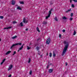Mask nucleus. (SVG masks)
<instances>
[{
  "instance_id": "nucleus-31",
  "label": "nucleus",
  "mask_w": 77,
  "mask_h": 77,
  "mask_svg": "<svg viewBox=\"0 0 77 77\" xmlns=\"http://www.w3.org/2000/svg\"><path fill=\"white\" fill-rule=\"evenodd\" d=\"M31 48L29 47L28 46H27V50H30Z\"/></svg>"
},
{
  "instance_id": "nucleus-16",
  "label": "nucleus",
  "mask_w": 77,
  "mask_h": 77,
  "mask_svg": "<svg viewBox=\"0 0 77 77\" xmlns=\"http://www.w3.org/2000/svg\"><path fill=\"white\" fill-rule=\"evenodd\" d=\"M50 17V16L49 15H48V16H46V20H47V19H48V18H49V17Z\"/></svg>"
},
{
  "instance_id": "nucleus-15",
  "label": "nucleus",
  "mask_w": 77,
  "mask_h": 77,
  "mask_svg": "<svg viewBox=\"0 0 77 77\" xmlns=\"http://www.w3.org/2000/svg\"><path fill=\"white\" fill-rule=\"evenodd\" d=\"M56 54H55V53H54V52H53V56L54 57H55L56 56Z\"/></svg>"
},
{
  "instance_id": "nucleus-26",
  "label": "nucleus",
  "mask_w": 77,
  "mask_h": 77,
  "mask_svg": "<svg viewBox=\"0 0 77 77\" xmlns=\"http://www.w3.org/2000/svg\"><path fill=\"white\" fill-rule=\"evenodd\" d=\"M15 54H16V51H14L13 54H12L13 56H14Z\"/></svg>"
},
{
  "instance_id": "nucleus-13",
  "label": "nucleus",
  "mask_w": 77,
  "mask_h": 77,
  "mask_svg": "<svg viewBox=\"0 0 77 77\" xmlns=\"http://www.w3.org/2000/svg\"><path fill=\"white\" fill-rule=\"evenodd\" d=\"M20 26L21 27H23V22H21L20 23Z\"/></svg>"
},
{
  "instance_id": "nucleus-47",
  "label": "nucleus",
  "mask_w": 77,
  "mask_h": 77,
  "mask_svg": "<svg viewBox=\"0 0 77 77\" xmlns=\"http://www.w3.org/2000/svg\"><path fill=\"white\" fill-rule=\"evenodd\" d=\"M70 3H72V0H70Z\"/></svg>"
},
{
  "instance_id": "nucleus-29",
  "label": "nucleus",
  "mask_w": 77,
  "mask_h": 77,
  "mask_svg": "<svg viewBox=\"0 0 77 77\" xmlns=\"http://www.w3.org/2000/svg\"><path fill=\"white\" fill-rule=\"evenodd\" d=\"M32 71L31 70L29 72V75H31L32 74Z\"/></svg>"
},
{
  "instance_id": "nucleus-23",
  "label": "nucleus",
  "mask_w": 77,
  "mask_h": 77,
  "mask_svg": "<svg viewBox=\"0 0 77 77\" xmlns=\"http://www.w3.org/2000/svg\"><path fill=\"white\" fill-rule=\"evenodd\" d=\"M49 56H50V57H51L52 56V53L51 52L50 53Z\"/></svg>"
},
{
  "instance_id": "nucleus-1",
  "label": "nucleus",
  "mask_w": 77,
  "mask_h": 77,
  "mask_svg": "<svg viewBox=\"0 0 77 77\" xmlns=\"http://www.w3.org/2000/svg\"><path fill=\"white\" fill-rule=\"evenodd\" d=\"M63 43L64 44L66 45H65V47L64 48V49H63V51L62 54V56H64V54H65L66 53V52L67 51V49L68 48V47H69V44H68V42H66V41H64Z\"/></svg>"
},
{
  "instance_id": "nucleus-19",
  "label": "nucleus",
  "mask_w": 77,
  "mask_h": 77,
  "mask_svg": "<svg viewBox=\"0 0 77 77\" xmlns=\"http://www.w3.org/2000/svg\"><path fill=\"white\" fill-rule=\"evenodd\" d=\"M36 29H37V31H38V32H40V31L39 30V28H38V27H37Z\"/></svg>"
},
{
  "instance_id": "nucleus-8",
  "label": "nucleus",
  "mask_w": 77,
  "mask_h": 77,
  "mask_svg": "<svg viewBox=\"0 0 77 77\" xmlns=\"http://www.w3.org/2000/svg\"><path fill=\"white\" fill-rule=\"evenodd\" d=\"M53 72V69H50L49 71V72L50 73H51Z\"/></svg>"
},
{
  "instance_id": "nucleus-32",
  "label": "nucleus",
  "mask_w": 77,
  "mask_h": 77,
  "mask_svg": "<svg viewBox=\"0 0 77 77\" xmlns=\"http://www.w3.org/2000/svg\"><path fill=\"white\" fill-rule=\"evenodd\" d=\"M71 7L72 8H74V4H72L71 5Z\"/></svg>"
},
{
  "instance_id": "nucleus-50",
  "label": "nucleus",
  "mask_w": 77,
  "mask_h": 77,
  "mask_svg": "<svg viewBox=\"0 0 77 77\" xmlns=\"http://www.w3.org/2000/svg\"><path fill=\"white\" fill-rule=\"evenodd\" d=\"M27 22H28V21H26V23H27Z\"/></svg>"
},
{
  "instance_id": "nucleus-42",
  "label": "nucleus",
  "mask_w": 77,
  "mask_h": 77,
  "mask_svg": "<svg viewBox=\"0 0 77 77\" xmlns=\"http://www.w3.org/2000/svg\"><path fill=\"white\" fill-rule=\"evenodd\" d=\"M4 29L5 30V29H8V28H4Z\"/></svg>"
},
{
  "instance_id": "nucleus-40",
  "label": "nucleus",
  "mask_w": 77,
  "mask_h": 77,
  "mask_svg": "<svg viewBox=\"0 0 77 77\" xmlns=\"http://www.w3.org/2000/svg\"><path fill=\"white\" fill-rule=\"evenodd\" d=\"M65 32V30L63 29V32Z\"/></svg>"
},
{
  "instance_id": "nucleus-22",
  "label": "nucleus",
  "mask_w": 77,
  "mask_h": 77,
  "mask_svg": "<svg viewBox=\"0 0 77 77\" xmlns=\"http://www.w3.org/2000/svg\"><path fill=\"white\" fill-rule=\"evenodd\" d=\"M31 61V59L30 58H29L28 60V63H30V62Z\"/></svg>"
},
{
  "instance_id": "nucleus-51",
  "label": "nucleus",
  "mask_w": 77,
  "mask_h": 77,
  "mask_svg": "<svg viewBox=\"0 0 77 77\" xmlns=\"http://www.w3.org/2000/svg\"><path fill=\"white\" fill-rule=\"evenodd\" d=\"M47 66H48L49 67L50 66V65H49V64Z\"/></svg>"
},
{
  "instance_id": "nucleus-46",
  "label": "nucleus",
  "mask_w": 77,
  "mask_h": 77,
  "mask_svg": "<svg viewBox=\"0 0 77 77\" xmlns=\"http://www.w3.org/2000/svg\"><path fill=\"white\" fill-rule=\"evenodd\" d=\"M3 63H4L3 62H1V65H2V64H3Z\"/></svg>"
},
{
  "instance_id": "nucleus-28",
  "label": "nucleus",
  "mask_w": 77,
  "mask_h": 77,
  "mask_svg": "<svg viewBox=\"0 0 77 77\" xmlns=\"http://www.w3.org/2000/svg\"><path fill=\"white\" fill-rule=\"evenodd\" d=\"M73 15L74 14H73V13H71V14H70V17H72L73 16Z\"/></svg>"
},
{
  "instance_id": "nucleus-45",
  "label": "nucleus",
  "mask_w": 77,
  "mask_h": 77,
  "mask_svg": "<svg viewBox=\"0 0 77 77\" xmlns=\"http://www.w3.org/2000/svg\"><path fill=\"white\" fill-rule=\"evenodd\" d=\"M73 1H74V2H76V1L77 0H72Z\"/></svg>"
},
{
  "instance_id": "nucleus-53",
  "label": "nucleus",
  "mask_w": 77,
  "mask_h": 77,
  "mask_svg": "<svg viewBox=\"0 0 77 77\" xmlns=\"http://www.w3.org/2000/svg\"><path fill=\"white\" fill-rule=\"evenodd\" d=\"M20 50H19H19H18V52H19V51H20Z\"/></svg>"
},
{
  "instance_id": "nucleus-14",
  "label": "nucleus",
  "mask_w": 77,
  "mask_h": 77,
  "mask_svg": "<svg viewBox=\"0 0 77 77\" xmlns=\"http://www.w3.org/2000/svg\"><path fill=\"white\" fill-rule=\"evenodd\" d=\"M14 46H16L15 44H13L12 45V46L11 47V49H12V48L14 47Z\"/></svg>"
},
{
  "instance_id": "nucleus-54",
  "label": "nucleus",
  "mask_w": 77,
  "mask_h": 77,
  "mask_svg": "<svg viewBox=\"0 0 77 77\" xmlns=\"http://www.w3.org/2000/svg\"><path fill=\"white\" fill-rule=\"evenodd\" d=\"M53 3H51V5H53Z\"/></svg>"
},
{
  "instance_id": "nucleus-44",
  "label": "nucleus",
  "mask_w": 77,
  "mask_h": 77,
  "mask_svg": "<svg viewBox=\"0 0 77 77\" xmlns=\"http://www.w3.org/2000/svg\"><path fill=\"white\" fill-rule=\"evenodd\" d=\"M26 31H28V28H26Z\"/></svg>"
},
{
  "instance_id": "nucleus-37",
  "label": "nucleus",
  "mask_w": 77,
  "mask_h": 77,
  "mask_svg": "<svg viewBox=\"0 0 77 77\" xmlns=\"http://www.w3.org/2000/svg\"><path fill=\"white\" fill-rule=\"evenodd\" d=\"M59 37L60 38H61L62 35H61V34H59Z\"/></svg>"
},
{
  "instance_id": "nucleus-3",
  "label": "nucleus",
  "mask_w": 77,
  "mask_h": 77,
  "mask_svg": "<svg viewBox=\"0 0 77 77\" xmlns=\"http://www.w3.org/2000/svg\"><path fill=\"white\" fill-rule=\"evenodd\" d=\"M13 65H10V66L9 67V68L8 69V71H9L10 69H11L12 68V66Z\"/></svg>"
},
{
  "instance_id": "nucleus-59",
  "label": "nucleus",
  "mask_w": 77,
  "mask_h": 77,
  "mask_svg": "<svg viewBox=\"0 0 77 77\" xmlns=\"http://www.w3.org/2000/svg\"><path fill=\"white\" fill-rule=\"evenodd\" d=\"M30 45H31V43L30 44Z\"/></svg>"
},
{
  "instance_id": "nucleus-38",
  "label": "nucleus",
  "mask_w": 77,
  "mask_h": 77,
  "mask_svg": "<svg viewBox=\"0 0 77 77\" xmlns=\"http://www.w3.org/2000/svg\"><path fill=\"white\" fill-rule=\"evenodd\" d=\"M40 40V38H38L37 40V41H38L39 40Z\"/></svg>"
},
{
  "instance_id": "nucleus-30",
  "label": "nucleus",
  "mask_w": 77,
  "mask_h": 77,
  "mask_svg": "<svg viewBox=\"0 0 77 77\" xmlns=\"http://www.w3.org/2000/svg\"><path fill=\"white\" fill-rule=\"evenodd\" d=\"M75 34H76V32H75V31L73 32V35H75Z\"/></svg>"
},
{
  "instance_id": "nucleus-6",
  "label": "nucleus",
  "mask_w": 77,
  "mask_h": 77,
  "mask_svg": "<svg viewBox=\"0 0 77 77\" xmlns=\"http://www.w3.org/2000/svg\"><path fill=\"white\" fill-rule=\"evenodd\" d=\"M11 53V51H8L5 54L6 55H8V54H9Z\"/></svg>"
},
{
  "instance_id": "nucleus-52",
  "label": "nucleus",
  "mask_w": 77,
  "mask_h": 77,
  "mask_svg": "<svg viewBox=\"0 0 77 77\" xmlns=\"http://www.w3.org/2000/svg\"><path fill=\"white\" fill-rule=\"evenodd\" d=\"M48 67H48V66H47V69H48Z\"/></svg>"
},
{
  "instance_id": "nucleus-4",
  "label": "nucleus",
  "mask_w": 77,
  "mask_h": 77,
  "mask_svg": "<svg viewBox=\"0 0 77 77\" xmlns=\"http://www.w3.org/2000/svg\"><path fill=\"white\" fill-rule=\"evenodd\" d=\"M11 2L12 5H15V1L14 0H12Z\"/></svg>"
},
{
  "instance_id": "nucleus-36",
  "label": "nucleus",
  "mask_w": 77,
  "mask_h": 77,
  "mask_svg": "<svg viewBox=\"0 0 77 77\" xmlns=\"http://www.w3.org/2000/svg\"><path fill=\"white\" fill-rule=\"evenodd\" d=\"M72 19H73L72 17H71L70 18V21H71V20H72Z\"/></svg>"
},
{
  "instance_id": "nucleus-35",
  "label": "nucleus",
  "mask_w": 77,
  "mask_h": 77,
  "mask_svg": "<svg viewBox=\"0 0 77 77\" xmlns=\"http://www.w3.org/2000/svg\"><path fill=\"white\" fill-rule=\"evenodd\" d=\"M6 60V58H5L3 60L2 62L4 63L5 62V60Z\"/></svg>"
},
{
  "instance_id": "nucleus-25",
  "label": "nucleus",
  "mask_w": 77,
  "mask_h": 77,
  "mask_svg": "<svg viewBox=\"0 0 77 77\" xmlns=\"http://www.w3.org/2000/svg\"><path fill=\"white\" fill-rule=\"evenodd\" d=\"M62 19H63L64 20H66V19H67V18L65 17H64L62 18Z\"/></svg>"
},
{
  "instance_id": "nucleus-58",
  "label": "nucleus",
  "mask_w": 77,
  "mask_h": 77,
  "mask_svg": "<svg viewBox=\"0 0 77 77\" xmlns=\"http://www.w3.org/2000/svg\"><path fill=\"white\" fill-rule=\"evenodd\" d=\"M76 2H77V0H76Z\"/></svg>"
},
{
  "instance_id": "nucleus-43",
  "label": "nucleus",
  "mask_w": 77,
  "mask_h": 77,
  "mask_svg": "<svg viewBox=\"0 0 77 77\" xmlns=\"http://www.w3.org/2000/svg\"><path fill=\"white\" fill-rule=\"evenodd\" d=\"M53 11V8H51V10H50V11H51H51Z\"/></svg>"
},
{
  "instance_id": "nucleus-21",
  "label": "nucleus",
  "mask_w": 77,
  "mask_h": 77,
  "mask_svg": "<svg viewBox=\"0 0 77 77\" xmlns=\"http://www.w3.org/2000/svg\"><path fill=\"white\" fill-rule=\"evenodd\" d=\"M36 49L37 51H39V48L37 46L36 48Z\"/></svg>"
},
{
  "instance_id": "nucleus-33",
  "label": "nucleus",
  "mask_w": 77,
  "mask_h": 77,
  "mask_svg": "<svg viewBox=\"0 0 77 77\" xmlns=\"http://www.w3.org/2000/svg\"><path fill=\"white\" fill-rule=\"evenodd\" d=\"M12 28V27L11 26H9L8 28V29H11Z\"/></svg>"
},
{
  "instance_id": "nucleus-7",
  "label": "nucleus",
  "mask_w": 77,
  "mask_h": 77,
  "mask_svg": "<svg viewBox=\"0 0 77 77\" xmlns=\"http://www.w3.org/2000/svg\"><path fill=\"white\" fill-rule=\"evenodd\" d=\"M42 24H44V25H45L47 24V22H45V21H43V22H42Z\"/></svg>"
},
{
  "instance_id": "nucleus-56",
  "label": "nucleus",
  "mask_w": 77,
  "mask_h": 77,
  "mask_svg": "<svg viewBox=\"0 0 77 77\" xmlns=\"http://www.w3.org/2000/svg\"><path fill=\"white\" fill-rule=\"evenodd\" d=\"M1 41V38H0V42Z\"/></svg>"
},
{
  "instance_id": "nucleus-24",
  "label": "nucleus",
  "mask_w": 77,
  "mask_h": 77,
  "mask_svg": "<svg viewBox=\"0 0 77 77\" xmlns=\"http://www.w3.org/2000/svg\"><path fill=\"white\" fill-rule=\"evenodd\" d=\"M23 48V46H21V47L19 49L20 50H21Z\"/></svg>"
},
{
  "instance_id": "nucleus-34",
  "label": "nucleus",
  "mask_w": 77,
  "mask_h": 77,
  "mask_svg": "<svg viewBox=\"0 0 77 77\" xmlns=\"http://www.w3.org/2000/svg\"><path fill=\"white\" fill-rule=\"evenodd\" d=\"M13 24H15V23H17V22L15 21H13Z\"/></svg>"
},
{
  "instance_id": "nucleus-39",
  "label": "nucleus",
  "mask_w": 77,
  "mask_h": 77,
  "mask_svg": "<svg viewBox=\"0 0 77 77\" xmlns=\"http://www.w3.org/2000/svg\"><path fill=\"white\" fill-rule=\"evenodd\" d=\"M11 76H12V75H11V74H10L8 76V77H11Z\"/></svg>"
},
{
  "instance_id": "nucleus-11",
  "label": "nucleus",
  "mask_w": 77,
  "mask_h": 77,
  "mask_svg": "<svg viewBox=\"0 0 77 77\" xmlns=\"http://www.w3.org/2000/svg\"><path fill=\"white\" fill-rule=\"evenodd\" d=\"M17 38V36L15 35V36L11 37V38L12 39H15V38Z\"/></svg>"
},
{
  "instance_id": "nucleus-18",
  "label": "nucleus",
  "mask_w": 77,
  "mask_h": 77,
  "mask_svg": "<svg viewBox=\"0 0 77 77\" xmlns=\"http://www.w3.org/2000/svg\"><path fill=\"white\" fill-rule=\"evenodd\" d=\"M54 20H56V21H58V20H57V19L56 17H55V18H54Z\"/></svg>"
},
{
  "instance_id": "nucleus-12",
  "label": "nucleus",
  "mask_w": 77,
  "mask_h": 77,
  "mask_svg": "<svg viewBox=\"0 0 77 77\" xmlns=\"http://www.w3.org/2000/svg\"><path fill=\"white\" fill-rule=\"evenodd\" d=\"M71 11V9H70L68 10H67L66 11V13H67V12H70Z\"/></svg>"
},
{
  "instance_id": "nucleus-2",
  "label": "nucleus",
  "mask_w": 77,
  "mask_h": 77,
  "mask_svg": "<svg viewBox=\"0 0 77 77\" xmlns=\"http://www.w3.org/2000/svg\"><path fill=\"white\" fill-rule=\"evenodd\" d=\"M51 42V39L50 38H48L47 39V41H46V44H49L50 43V42Z\"/></svg>"
},
{
  "instance_id": "nucleus-49",
  "label": "nucleus",
  "mask_w": 77,
  "mask_h": 77,
  "mask_svg": "<svg viewBox=\"0 0 77 77\" xmlns=\"http://www.w3.org/2000/svg\"><path fill=\"white\" fill-rule=\"evenodd\" d=\"M50 65H52V63H50V64H49Z\"/></svg>"
},
{
  "instance_id": "nucleus-27",
  "label": "nucleus",
  "mask_w": 77,
  "mask_h": 77,
  "mask_svg": "<svg viewBox=\"0 0 77 77\" xmlns=\"http://www.w3.org/2000/svg\"><path fill=\"white\" fill-rule=\"evenodd\" d=\"M3 18H4L3 16H0V18H1V19H3Z\"/></svg>"
},
{
  "instance_id": "nucleus-10",
  "label": "nucleus",
  "mask_w": 77,
  "mask_h": 77,
  "mask_svg": "<svg viewBox=\"0 0 77 77\" xmlns=\"http://www.w3.org/2000/svg\"><path fill=\"white\" fill-rule=\"evenodd\" d=\"M17 9H18L19 10H22V9L21 8H20V7L18 6L17 8Z\"/></svg>"
},
{
  "instance_id": "nucleus-5",
  "label": "nucleus",
  "mask_w": 77,
  "mask_h": 77,
  "mask_svg": "<svg viewBox=\"0 0 77 77\" xmlns=\"http://www.w3.org/2000/svg\"><path fill=\"white\" fill-rule=\"evenodd\" d=\"M16 45V46L17 45H21L22 44V43H18L16 44H15Z\"/></svg>"
},
{
  "instance_id": "nucleus-57",
  "label": "nucleus",
  "mask_w": 77,
  "mask_h": 77,
  "mask_svg": "<svg viewBox=\"0 0 77 77\" xmlns=\"http://www.w3.org/2000/svg\"><path fill=\"white\" fill-rule=\"evenodd\" d=\"M41 56H42V55H41Z\"/></svg>"
},
{
  "instance_id": "nucleus-41",
  "label": "nucleus",
  "mask_w": 77,
  "mask_h": 77,
  "mask_svg": "<svg viewBox=\"0 0 77 77\" xmlns=\"http://www.w3.org/2000/svg\"><path fill=\"white\" fill-rule=\"evenodd\" d=\"M68 65V63H66V66H67Z\"/></svg>"
},
{
  "instance_id": "nucleus-20",
  "label": "nucleus",
  "mask_w": 77,
  "mask_h": 77,
  "mask_svg": "<svg viewBox=\"0 0 77 77\" xmlns=\"http://www.w3.org/2000/svg\"><path fill=\"white\" fill-rule=\"evenodd\" d=\"M51 11H49V14H48V15L50 16V15H51Z\"/></svg>"
},
{
  "instance_id": "nucleus-48",
  "label": "nucleus",
  "mask_w": 77,
  "mask_h": 77,
  "mask_svg": "<svg viewBox=\"0 0 77 77\" xmlns=\"http://www.w3.org/2000/svg\"><path fill=\"white\" fill-rule=\"evenodd\" d=\"M24 44H23L22 46H23H23H24Z\"/></svg>"
},
{
  "instance_id": "nucleus-17",
  "label": "nucleus",
  "mask_w": 77,
  "mask_h": 77,
  "mask_svg": "<svg viewBox=\"0 0 77 77\" xmlns=\"http://www.w3.org/2000/svg\"><path fill=\"white\" fill-rule=\"evenodd\" d=\"M20 4H21V5H24V2L22 1V2H20Z\"/></svg>"
},
{
  "instance_id": "nucleus-9",
  "label": "nucleus",
  "mask_w": 77,
  "mask_h": 77,
  "mask_svg": "<svg viewBox=\"0 0 77 77\" xmlns=\"http://www.w3.org/2000/svg\"><path fill=\"white\" fill-rule=\"evenodd\" d=\"M23 22L24 23H26V18H23Z\"/></svg>"
},
{
  "instance_id": "nucleus-55",
  "label": "nucleus",
  "mask_w": 77,
  "mask_h": 77,
  "mask_svg": "<svg viewBox=\"0 0 77 77\" xmlns=\"http://www.w3.org/2000/svg\"><path fill=\"white\" fill-rule=\"evenodd\" d=\"M47 56H48V53H47Z\"/></svg>"
}]
</instances>
